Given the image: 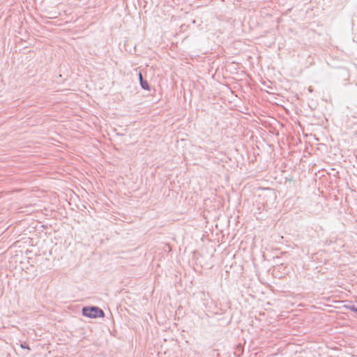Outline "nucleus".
<instances>
[{"label": "nucleus", "instance_id": "f257e3e1", "mask_svg": "<svg viewBox=\"0 0 357 357\" xmlns=\"http://www.w3.org/2000/svg\"><path fill=\"white\" fill-rule=\"evenodd\" d=\"M82 312L84 315L91 318L102 317L104 316L103 311L96 307H84Z\"/></svg>", "mask_w": 357, "mask_h": 357}, {"label": "nucleus", "instance_id": "f03ea898", "mask_svg": "<svg viewBox=\"0 0 357 357\" xmlns=\"http://www.w3.org/2000/svg\"><path fill=\"white\" fill-rule=\"evenodd\" d=\"M139 79H140L141 85H142V88H144L145 89H149L148 84L146 82L143 81L142 74L139 73Z\"/></svg>", "mask_w": 357, "mask_h": 357}, {"label": "nucleus", "instance_id": "7ed1b4c3", "mask_svg": "<svg viewBox=\"0 0 357 357\" xmlns=\"http://www.w3.org/2000/svg\"><path fill=\"white\" fill-rule=\"evenodd\" d=\"M349 308L352 311L357 312V308H356L355 307H349Z\"/></svg>", "mask_w": 357, "mask_h": 357}]
</instances>
